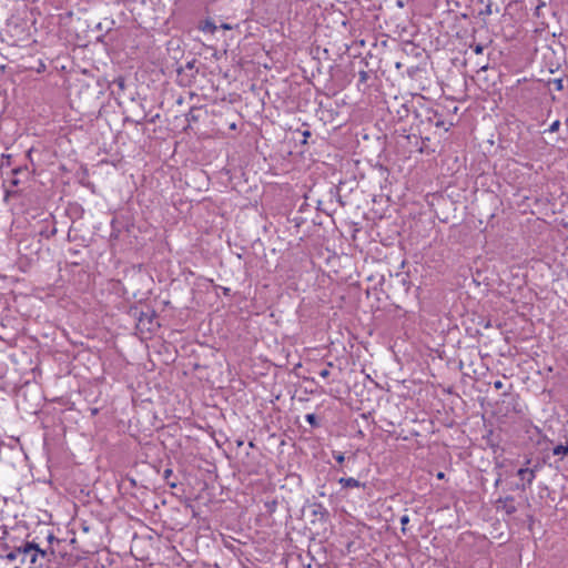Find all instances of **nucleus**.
I'll return each mask as SVG.
<instances>
[{"label": "nucleus", "instance_id": "c756f323", "mask_svg": "<svg viewBox=\"0 0 568 568\" xmlns=\"http://www.w3.org/2000/svg\"><path fill=\"white\" fill-rule=\"evenodd\" d=\"M222 291L225 296H230L231 290L229 287H222Z\"/></svg>", "mask_w": 568, "mask_h": 568}, {"label": "nucleus", "instance_id": "39448f33", "mask_svg": "<svg viewBox=\"0 0 568 568\" xmlns=\"http://www.w3.org/2000/svg\"><path fill=\"white\" fill-rule=\"evenodd\" d=\"M312 515L318 517L321 520H326L328 518V510L322 503H314L311 505Z\"/></svg>", "mask_w": 568, "mask_h": 568}, {"label": "nucleus", "instance_id": "ea45409f", "mask_svg": "<svg viewBox=\"0 0 568 568\" xmlns=\"http://www.w3.org/2000/svg\"><path fill=\"white\" fill-rule=\"evenodd\" d=\"M3 158H7L8 160H10L11 155H2Z\"/></svg>", "mask_w": 568, "mask_h": 568}, {"label": "nucleus", "instance_id": "9d476101", "mask_svg": "<svg viewBox=\"0 0 568 568\" xmlns=\"http://www.w3.org/2000/svg\"><path fill=\"white\" fill-rule=\"evenodd\" d=\"M172 476L173 470L171 468H166L163 473V478L171 488H175L178 486V483L175 480H171Z\"/></svg>", "mask_w": 568, "mask_h": 568}, {"label": "nucleus", "instance_id": "20e7f679", "mask_svg": "<svg viewBox=\"0 0 568 568\" xmlns=\"http://www.w3.org/2000/svg\"><path fill=\"white\" fill-rule=\"evenodd\" d=\"M517 476L521 478L525 483L521 485H517V489L526 490L527 487H530L532 481L535 480V469H529L528 467H521L517 470Z\"/></svg>", "mask_w": 568, "mask_h": 568}, {"label": "nucleus", "instance_id": "6ab92c4d", "mask_svg": "<svg viewBox=\"0 0 568 568\" xmlns=\"http://www.w3.org/2000/svg\"><path fill=\"white\" fill-rule=\"evenodd\" d=\"M399 521H400V525H402V531L405 534L406 532V525L409 523L408 515H403L400 517Z\"/></svg>", "mask_w": 568, "mask_h": 568}, {"label": "nucleus", "instance_id": "37998d69", "mask_svg": "<svg viewBox=\"0 0 568 568\" xmlns=\"http://www.w3.org/2000/svg\"><path fill=\"white\" fill-rule=\"evenodd\" d=\"M14 568H20V567L16 566Z\"/></svg>", "mask_w": 568, "mask_h": 568}, {"label": "nucleus", "instance_id": "412c9836", "mask_svg": "<svg viewBox=\"0 0 568 568\" xmlns=\"http://www.w3.org/2000/svg\"><path fill=\"white\" fill-rule=\"evenodd\" d=\"M358 77H359V82L361 83H365L368 80V78H369L368 72L365 71V70L359 71L358 72Z\"/></svg>", "mask_w": 568, "mask_h": 568}, {"label": "nucleus", "instance_id": "c03bdc74", "mask_svg": "<svg viewBox=\"0 0 568 568\" xmlns=\"http://www.w3.org/2000/svg\"><path fill=\"white\" fill-rule=\"evenodd\" d=\"M1 557H2V556L0 555V558H1Z\"/></svg>", "mask_w": 568, "mask_h": 568}, {"label": "nucleus", "instance_id": "2f4dec72", "mask_svg": "<svg viewBox=\"0 0 568 568\" xmlns=\"http://www.w3.org/2000/svg\"><path fill=\"white\" fill-rule=\"evenodd\" d=\"M541 468L540 464H536L531 469H535V476L537 475L538 470Z\"/></svg>", "mask_w": 568, "mask_h": 568}, {"label": "nucleus", "instance_id": "f257e3e1", "mask_svg": "<svg viewBox=\"0 0 568 568\" xmlns=\"http://www.w3.org/2000/svg\"><path fill=\"white\" fill-rule=\"evenodd\" d=\"M19 554H23L26 556L30 555V564L36 565L38 560V555L44 557L47 551L41 549L38 544L34 541H27L23 546L14 548V550L8 552L4 558L9 561H13L17 559Z\"/></svg>", "mask_w": 568, "mask_h": 568}, {"label": "nucleus", "instance_id": "72a5a7b5", "mask_svg": "<svg viewBox=\"0 0 568 568\" xmlns=\"http://www.w3.org/2000/svg\"><path fill=\"white\" fill-rule=\"evenodd\" d=\"M436 477H437L438 479H444L445 474H444L443 471H439V473L436 475Z\"/></svg>", "mask_w": 568, "mask_h": 568}, {"label": "nucleus", "instance_id": "f8f14e48", "mask_svg": "<svg viewBox=\"0 0 568 568\" xmlns=\"http://www.w3.org/2000/svg\"><path fill=\"white\" fill-rule=\"evenodd\" d=\"M424 111L426 120L430 123H435L438 116V112L432 108H425Z\"/></svg>", "mask_w": 568, "mask_h": 568}, {"label": "nucleus", "instance_id": "aec40b11", "mask_svg": "<svg viewBox=\"0 0 568 568\" xmlns=\"http://www.w3.org/2000/svg\"><path fill=\"white\" fill-rule=\"evenodd\" d=\"M397 113H398L399 119H404L405 116L408 115L409 110L406 104H403L402 110H398Z\"/></svg>", "mask_w": 568, "mask_h": 568}, {"label": "nucleus", "instance_id": "e433bc0d", "mask_svg": "<svg viewBox=\"0 0 568 568\" xmlns=\"http://www.w3.org/2000/svg\"><path fill=\"white\" fill-rule=\"evenodd\" d=\"M422 115H423V114H422L420 112L415 111V116H416V118H420Z\"/></svg>", "mask_w": 568, "mask_h": 568}, {"label": "nucleus", "instance_id": "79ce46f5", "mask_svg": "<svg viewBox=\"0 0 568 568\" xmlns=\"http://www.w3.org/2000/svg\"><path fill=\"white\" fill-rule=\"evenodd\" d=\"M2 538H3V536H0V539H2Z\"/></svg>", "mask_w": 568, "mask_h": 568}, {"label": "nucleus", "instance_id": "a878e982", "mask_svg": "<svg viewBox=\"0 0 568 568\" xmlns=\"http://www.w3.org/2000/svg\"><path fill=\"white\" fill-rule=\"evenodd\" d=\"M491 12H493L491 11V2L488 1V3L486 4L485 10L481 13L489 16V14H491Z\"/></svg>", "mask_w": 568, "mask_h": 568}, {"label": "nucleus", "instance_id": "5701e85b", "mask_svg": "<svg viewBox=\"0 0 568 568\" xmlns=\"http://www.w3.org/2000/svg\"><path fill=\"white\" fill-rule=\"evenodd\" d=\"M471 49L473 51L476 53V54H481L483 51H484V45L480 44V43H477L475 45H471Z\"/></svg>", "mask_w": 568, "mask_h": 568}, {"label": "nucleus", "instance_id": "58836bf2", "mask_svg": "<svg viewBox=\"0 0 568 568\" xmlns=\"http://www.w3.org/2000/svg\"><path fill=\"white\" fill-rule=\"evenodd\" d=\"M499 483H500V478H498V479L496 480L495 486H498V485H499Z\"/></svg>", "mask_w": 568, "mask_h": 568}, {"label": "nucleus", "instance_id": "473e14b6", "mask_svg": "<svg viewBox=\"0 0 568 568\" xmlns=\"http://www.w3.org/2000/svg\"><path fill=\"white\" fill-rule=\"evenodd\" d=\"M221 27L223 29H225V30H231L232 29V27L230 24H227V23H223Z\"/></svg>", "mask_w": 568, "mask_h": 568}, {"label": "nucleus", "instance_id": "0eeeda50", "mask_svg": "<svg viewBox=\"0 0 568 568\" xmlns=\"http://www.w3.org/2000/svg\"><path fill=\"white\" fill-rule=\"evenodd\" d=\"M160 119V114L156 113L150 118H148V114L144 113L143 115H141L139 119H131V118H125L124 121L125 122H132L134 123L135 125H140L142 124L143 122H149V123H155L158 120Z\"/></svg>", "mask_w": 568, "mask_h": 568}, {"label": "nucleus", "instance_id": "4468645a", "mask_svg": "<svg viewBox=\"0 0 568 568\" xmlns=\"http://www.w3.org/2000/svg\"><path fill=\"white\" fill-rule=\"evenodd\" d=\"M113 84H115L120 91L125 90V79L123 77H118L113 80Z\"/></svg>", "mask_w": 568, "mask_h": 568}, {"label": "nucleus", "instance_id": "a211bd4d", "mask_svg": "<svg viewBox=\"0 0 568 568\" xmlns=\"http://www.w3.org/2000/svg\"><path fill=\"white\" fill-rule=\"evenodd\" d=\"M559 128H560V121H559V120H556V121H554V122L549 125V128H548V130H547V131H548V132H550V133H554V132H557V131L559 130Z\"/></svg>", "mask_w": 568, "mask_h": 568}, {"label": "nucleus", "instance_id": "2eb2a0df", "mask_svg": "<svg viewBox=\"0 0 568 568\" xmlns=\"http://www.w3.org/2000/svg\"><path fill=\"white\" fill-rule=\"evenodd\" d=\"M17 195H18V191L12 190V189H4L3 200L7 202V201H9L10 197H13Z\"/></svg>", "mask_w": 568, "mask_h": 568}, {"label": "nucleus", "instance_id": "b1692460", "mask_svg": "<svg viewBox=\"0 0 568 568\" xmlns=\"http://www.w3.org/2000/svg\"><path fill=\"white\" fill-rule=\"evenodd\" d=\"M434 124L437 128H445V121L443 120L442 114L438 113V116H437V119H436Z\"/></svg>", "mask_w": 568, "mask_h": 568}, {"label": "nucleus", "instance_id": "cd10ccee", "mask_svg": "<svg viewBox=\"0 0 568 568\" xmlns=\"http://www.w3.org/2000/svg\"><path fill=\"white\" fill-rule=\"evenodd\" d=\"M21 180L18 179L17 176H14L11 181H10V184L11 186H18L20 184Z\"/></svg>", "mask_w": 568, "mask_h": 568}, {"label": "nucleus", "instance_id": "423d86ee", "mask_svg": "<svg viewBox=\"0 0 568 568\" xmlns=\"http://www.w3.org/2000/svg\"><path fill=\"white\" fill-rule=\"evenodd\" d=\"M338 484L342 486V488H359L365 487V484L361 483L359 480L353 478V477H341L338 479Z\"/></svg>", "mask_w": 568, "mask_h": 568}, {"label": "nucleus", "instance_id": "f3484780", "mask_svg": "<svg viewBox=\"0 0 568 568\" xmlns=\"http://www.w3.org/2000/svg\"><path fill=\"white\" fill-rule=\"evenodd\" d=\"M549 83L554 84L557 91H561L564 89L562 79H552Z\"/></svg>", "mask_w": 568, "mask_h": 568}, {"label": "nucleus", "instance_id": "6e6552de", "mask_svg": "<svg viewBox=\"0 0 568 568\" xmlns=\"http://www.w3.org/2000/svg\"><path fill=\"white\" fill-rule=\"evenodd\" d=\"M552 454L555 456H560L561 458L568 455V443L559 444L552 449Z\"/></svg>", "mask_w": 568, "mask_h": 568}, {"label": "nucleus", "instance_id": "a19ab883", "mask_svg": "<svg viewBox=\"0 0 568 568\" xmlns=\"http://www.w3.org/2000/svg\"><path fill=\"white\" fill-rule=\"evenodd\" d=\"M30 568H40V567H30Z\"/></svg>", "mask_w": 568, "mask_h": 568}, {"label": "nucleus", "instance_id": "7ed1b4c3", "mask_svg": "<svg viewBox=\"0 0 568 568\" xmlns=\"http://www.w3.org/2000/svg\"><path fill=\"white\" fill-rule=\"evenodd\" d=\"M496 508L505 511L508 516L514 515L517 511L514 496L499 497L496 501Z\"/></svg>", "mask_w": 568, "mask_h": 568}, {"label": "nucleus", "instance_id": "dca6fc26", "mask_svg": "<svg viewBox=\"0 0 568 568\" xmlns=\"http://www.w3.org/2000/svg\"><path fill=\"white\" fill-rule=\"evenodd\" d=\"M12 174L14 176L19 175V174H29V170H28V166H18L16 169L12 170Z\"/></svg>", "mask_w": 568, "mask_h": 568}, {"label": "nucleus", "instance_id": "f03ea898", "mask_svg": "<svg viewBox=\"0 0 568 568\" xmlns=\"http://www.w3.org/2000/svg\"><path fill=\"white\" fill-rule=\"evenodd\" d=\"M134 316L136 317V328L141 333H152L158 325L156 323V313L154 310L148 308V311L135 310Z\"/></svg>", "mask_w": 568, "mask_h": 568}, {"label": "nucleus", "instance_id": "f704fd0d", "mask_svg": "<svg viewBox=\"0 0 568 568\" xmlns=\"http://www.w3.org/2000/svg\"><path fill=\"white\" fill-rule=\"evenodd\" d=\"M193 65H194V62H187V63H186V68H187V69H192V68H193Z\"/></svg>", "mask_w": 568, "mask_h": 568}, {"label": "nucleus", "instance_id": "7c9ffc66", "mask_svg": "<svg viewBox=\"0 0 568 568\" xmlns=\"http://www.w3.org/2000/svg\"><path fill=\"white\" fill-rule=\"evenodd\" d=\"M47 539H48L49 542H52L53 540H55V537H54V535L52 532H50L48 535Z\"/></svg>", "mask_w": 568, "mask_h": 568}, {"label": "nucleus", "instance_id": "393cba45", "mask_svg": "<svg viewBox=\"0 0 568 568\" xmlns=\"http://www.w3.org/2000/svg\"><path fill=\"white\" fill-rule=\"evenodd\" d=\"M331 372L328 368H324L322 371H320L318 375L322 377V378H327L329 376Z\"/></svg>", "mask_w": 568, "mask_h": 568}, {"label": "nucleus", "instance_id": "c9c22d12", "mask_svg": "<svg viewBox=\"0 0 568 568\" xmlns=\"http://www.w3.org/2000/svg\"><path fill=\"white\" fill-rule=\"evenodd\" d=\"M98 413H99V409H98V408H92V409H91V414H92V415H97Z\"/></svg>", "mask_w": 568, "mask_h": 568}, {"label": "nucleus", "instance_id": "4be33fe9", "mask_svg": "<svg viewBox=\"0 0 568 568\" xmlns=\"http://www.w3.org/2000/svg\"><path fill=\"white\" fill-rule=\"evenodd\" d=\"M333 457L338 464H342L345 460L344 454L341 452H333Z\"/></svg>", "mask_w": 568, "mask_h": 568}, {"label": "nucleus", "instance_id": "1a4fd4ad", "mask_svg": "<svg viewBox=\"0 0 568 568\" xmlns=\"http://www.w3.org/2000/svg\"><path fill=\"white\" fill-rule=\"evenodd\" d=\"M197 111L199 109L197 108H191L190 111L185 114V120L186 122L190 124V123H193V122H197L199 121V115H197Z\"/></svg>", "mask_w": 568, "mask_h": 568}, {"label": "nucleus", "instance_id": "9b49d317", "mask_svg": "<svg viewBox=\"0 0 568 568\" xmlns=\"http://www.w3.org/2000/svg\"><path fill=\"white\" fill-rule=\"evenodd\" d=\"M305 420L313 427V428H318L321 426V422L318 419V417L311 413V414H306L305 415Z\"/></svg>", "mask_w": 568, "mask_h": 568}, {"label": "nucleus", "instance_id": "bb28decb", "mask_svg": "<svg viewBox=\"0 0 568 568\" xmlns=\"http://www.w3.org/2000/svg\"><path fill=\"white\" fill-rule=\"evenodd\" d=\"M311 136V132L308 130L304 131L303 132V141L302 143L305 144L307 143V139Z\"/></svg>", "mask_w": 568, "mask_h": 568}, {"label": "nucleus", "instance_id": "4c0bfd02", "mask_svg": "<svg viewBox=\"0 0 568 568\" xmlns=\"http://www.w3.org/2000/svg\"><path fill=\"white\" fill-rule=\"evenodd\" d=\"M396 68L400 69L402 68V63L400 62H396Z\"/></svg>", "mask_w": 568, "mask_h": 568}, {"label": "nucleus", "instance_id": "ddd939ff", "mask_svg": "<svg viewBox=\"0 0 568 568\" xmlns=\"http://www.w3.org/2000/svg\"><path fill=\"white\" fill-rule=\"evenodd\" d=\"M202 30L205 32L213 33L216 30V26L214 24V22L206 20L204 26L202 27Z\"/></svg>", "mask_w": 568, "mask_h": 568}, {"label": "nucleus", "instance_id": "c85d7f7f", "mask_svg": "<svg viewBox=\"0 0 568 568\" xmlns=\"http://www.w3.org/2000/svg\"><path fill=\"white\" fill-rule=\"evenodd\" d=\"M494 387L496 389H501L504 387V383L501 381H495L494 382Z\"/></svg>", "mask_w": 568, "mask_h": 568}]
</instances>
